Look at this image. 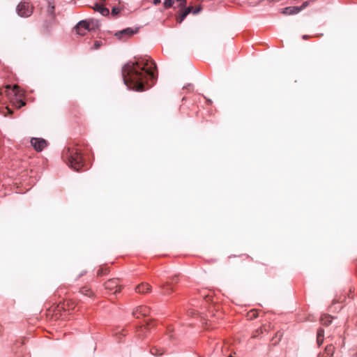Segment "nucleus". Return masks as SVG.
<instances>
[{"label":"nucleus","mask_w":357,"mask_h":357,"mask_svg":"<svg viewBox=\"0 0 357 357\" xmlns=\"http://www.w3.org/2000/svg\"><path fill=\"white\" fill-rule=\"evenodd\" d=\"M156 64L149 58H139L126 63L121 70L124 84L129 90L143 91L148 81L157 78Z\"/></svg>","instance_id":"1"},{"label":"nucleus","mask_w":357,"mask_h":357,"mask_svg":"<svg viewBox=\"0 0 357 357\" xmlns=\"http://www.w3.org/2000/svg\"><path fill=\"white\" fill-rule=\"evenodd\" d=\"M62 158L76 172L81 171L85 165L80 151L76 147L65 148L62 153Z\"/></svg>","instance_id":"2"},{"label":"nucleus","mask_w":357,"mask_h":357,"mask_svg":"<svg viewBox=\"0 0 357 357\" xmlns=\"http://www.w3.org/2000/svg\"><path fill=\"white\" fill-rule=\"evenodd\" d=\"M16 11L20 17H27L33 13V7L27 2H21L17 5Z\"/></svg>","instance_id":"3"},{"label":"nucleus","mask_w":357,"mask_h":357,"mask_svg":"<svg viewBox=\"0 0 357 357\" xmlns=\"http://www.w3.org/2000/svg\"><path fill=\"white\" fill-rule=\"evenodd\" d=\"M137 30L138 29H133L132 28H126L116 32L115 36H116L119 40H126L127 38L136 33Z\"/></svg>","instance_id":"4"},{"label":"nucleus","mask_w":357,"mask_h":357,"mask_svg":"<svg viewBox=\"0 0 357 357\" xmlns=\"http://www.w3.org/2000/svg\"><path fill=\"white\" fill-rule=\"evenodd\" d=\"M75 29L77 34L84 36L89 31V23L86 20H82L75 26Z\"/></svg>","instance_id":"5"},{"label":"nucleus","mask_w":357,"mask_h":357,"mask_svg":"<svg viewBox=\"0 0 357 357\" xmlns=\"http://www.w3.org/2000/svg\"><path fill=\"white\" fill-rule=\"evenodd\" d=\"M31 144L37 151H41L47 146V142L42 138L33 137Z\"/></svg>","instance_id":"6"},{"label":"nucleus","mask_w":357,"mask_h":357,"mask_svg":"<svg viewBox=\"0 0 357 357\" xmlns=\"http://www.w3.org/2000/svg\"><path fill=\"white\" fill-rule=\"evenodd\" d=\"M105 289L109 290L115 289L114 294H116L120 291L121 287L118 285V280L117 279H111L105 282Z\"/></svg>","instance_id":"7"},{"label":"nucleus","mask_w":357,"mask_h":357,"mask_svg":"<svg viewBox=\"0 0 357 357\" xmlns=\"http://www.w3.org/2000/svg\"><path fill=\"white\" fill-rule=\"evenodd\" d=\"M149 313V309L146 306H139L133 312V315L137 318L139 316H146Z\"/></svg>","instance_id":"8"},{"label":"nucleus","mask_w":357,"mask_h":357,"mask_svg":"<svg viewBox=\"0 0 357 357\" xmlns=\"http://www.w3.org/2000/svg\"><path fill=\"white\" fill-rule=\"evenodd\" d=\"M301 12L298 6H289L282 9V13L284 15H295Z\"/></svg>","instance_id":"9"},{"label":"nucleus","mask_w":357,"mask_h":357,"mask_svg":"<svg viewBox=\"0 0 357 357\" xmlns=\"http://www.w3.org/2000/svg\"><path fill=\"white\" fill-rule=\"evenodd\" d=\"M151 286L147 283H142L136 287L135 291L138 293H146L151 291Z\"/></svg>","instance_id":"10"},{"label":"nucleus","mask_w":357,"mask_h":357,"mask_svg":"<svg viewBox=\"0 0 357 357\" xmlns=\"http://www.w3.org/2000/svg\"><path fill=\"white\" fill-rule=\"evenodd\" d=\"M334 354V347L332 344L326 346L324 354V357H332Z\"/></svg>","instance_id":"11"},{"label":"nucleus","mask_w":357,"mask_h":357,"mask_svg":"<svg viewBox=\"0 0 357 357\" xmlns=\"http://www.w3.org/2000/svg\"><path fill=\"white\" fill-rule=\"evenodd\" d=\"M96 10L98 11L103 16H107L109 14V9L100 5H96Z\"/></svg>","instance_id":"12"},{"label":"nucleus","mask_w":357,"mask_h":357,"mask_svg":"<svg viewBox=\"0 0 357 357\" xmlns=\"http://www.w3.org/2000/svg\"><path fill=\"white\" fill-rule=\"evenodd\" d=\"M321 321L323 325L328 326L332 322V317L329 315H324L321 318Z\"/></svg>","instance_id":"13"},{"label":"nucleus","mask_w":357,"mask_h":357,"mask_svg":"<svg viewBox=\"0 0 357 357\" xmlns=\"http://www.w3.org/2000/svg\"><path fill=\"white\" fill-rule=\"evenodd\" d=\"M81 293L83 295L86 296L88 297H91L92 296V294H93L92 291L90 289L86 288V287L83 288L81 290Z\"/></svg>","instance_id":"14"},{"label":"nucleus","mask_w":357,"mask_h":357,"mask_svg":"<svg viewBox=\"0 0 357 357\" xmlns=\"http://www.w3.org/2000/svg\"><path fill=\"white\" fill-rule=\"evenodd\" d=\"M174 0H165L164 6L165 8H169L172 6Z\"/></svg>","instance_id":"15"},{"label":"nucleus","mask_w":357,"mask_h":357,"mask_svg":"<svg viewBox=\"0 0 357 357\" xmlns=\"http://www.w3.org/2000/svg\"><path fill=\"white\" fill-rule=\"evenodd\" d=\"M170 286V282H167L165 284H162L161 286V288L162 289H164V294H168L169 293V289H168V287Z\"/></svg>","instance_id":"16"},{"label":"nucleus","mask_w":357,"mask_h":357,"mask_svg":"<svg viewBox=\"0 0 357 357\" xmlns=\"http://www.w3.org/2000/svg\"><path fill=\"white\" fill-rule=\"evenodd\" d=\"M310 1H306L303 2L301 6H298V8H299V10L301 11L303 9H305L306 7H307L310 5Z\"/></svg>","instance_id":"17"},{"label":"nucleus","mask_w":357,"mask_h":357,"mask_svg":"<svg viewBox=\"0 0 357 357\" xmlns=\"http://www.w3.org/2000/svg\"><path fill=\"white\" fill-rule=\"evenodd\" d=\"M47 13L50 15H53L54 13V5H51L50 2H49V6H48V8H47Z\"/></svg>","instance_id":"18"},{"label":"nucleus","mask_w":357,"mask_h":357,"mask_svg":"<svg viewBox=\"0 0 357 357\" xmlns=\"http://www.w3.org/2000/svg\"><path fill=\"white\" fill-rule=\"evenodd\" d=\"M102 41H100V40H96L94 42L93 48L94 50H98V48H100V47L102 45Z\"/></svg>","instance_id":"19"},{"label":"nucleus","mask_w":357,"mask_h":357,"mask_svg":"<svg viewBox=\"0 0 357 357\" xmlns=\"http://www.w3.org/2000/svg\"><path fill=\"white\" fill-rule=\"evenodd\" d=\"M186 17H187V15L183 12L181 13V15H180V17L177 19V22L181 23L185 20V18Z\"/></svg>","instance_id":"20"},{"label":"nucleus","mask_w":357,"mask_h":357,"mask_svg":"<svg viewBox=\"0 0 357 357\" xmlns=\"http://www.w3.org/2000/svg\"><path fill=\"white\" fill-rule=\"evenodd\" d=\"M120 12V9L117 7H114L112 9V15H116L119 13Z\"/></svg>","instance_id":"21"},{"label":"nucleus","mask_w":357,"mask_h":357,"mask_svg":"<svg viewBox=\"0 0 357 357\" xmlns=\"http://www.w3.org/2000/svg\"><path fill=\"white\" fill-rule=\"evenodd\" d=\"M183 13H184L186 15H188V14H190V13H192V7H190V6L187 7V8L184 10Z\"/></svg>","instance_id":"22"},{"label":"nucleus","mask_w":357,"mask_h":357,"mask_svg":"<svg viewBox=\"0 0 357 357\" xmlns=\"http://www.w3.org/2000/svg\"><path fill=\"white\" fill-rule=\"evenodd\" d=\"M324 331L322 328H319L317 331V336L320 337H324Z\"/></svg>","instance_id":"23"},{"label":"nucleus","mask_w":357,"mask_h":357,"mask_svg":"<svg viewBox=\"0 0 357 357\" xmlns=\"http://www.w3.org/2000/svg\"><path fill=\"white\" fill-rule=\"evenodd\" d=\"M176 1L180 2V6L181 8H183L185 7L186 0H176Z\"/></svg>","instance_id":"24"},{"label":"nucleus","mask_w":357,"mask_h":357,"mask_svg":"<svg viewBox=\"0 0 357 357\" xmlns=\"http://www.w3.org/2000/svg\"><path fill=\"white\" fill-rule=\"evenodd\" d=\"M201 10H202L201 6H199V7L196 8L195 9L192 10V13L194 15H196V14L199 13L201 11Z\"/></svg>","instance_id":"25"},{"label":"nucleus","mask_w":357,"mask_h":357,"mask_svg":"<svg viewBox=\"0 0 357 357\" xmlns=\"http://www.w3.org/2000/svg\"><path fill=\"white\" fill-rule=\"evenodd\" d=\"M317 342L319 346H320L324 342V337H317Z\"/></svg>","instance_id":"26"},{"label":"nucleus","mask_w":357,"mask_h":357,"mask_svg":"<svg viewBox=\"0 0 357 357\" xmlns=\"http://www.w3.org/2000/svg\"><path fill=\"white\" fill-rule=\"evenodd\" d=\"M161 2V0H153V3L157 5Z\"/></svg>","instance_id":"27"},{"label":"nucleus","mask_w":357,"mask_h":357,"mask_svg":"<svg viewBox=\"0 0 357 357\" xmlns=\"http://www.w3.org/2000/svg\"><path fill=\"white\" fill-rule=\"evenodd\" d=\"M24 102H23L22 100H20V105H18L19 107H21L22 106H24Z\"/></svg>","instance_id":"28"},{"label":"nucleus","mask_w":357,"mask_h":357,"mask_svg":"<svg viewBox=\"0 0 357 357\" xmlns=\"http://www.w3.org/2000/svg\"><path fill=\"white\" fill-rule=\"evenodd\" d=\"M13 91H15V94L18 92V86H15Z\"/></svg>","instance_id":"29"},{"label":"nucleus","mask_w":357,"mask_h":357,"mask_svg":"<svg viewBox=\"0 0 357 357\" xmlns=\"http://www.w3.org/2000/svg\"><path fill=\"white\" fill-rule=\"evenodd\" d=\"M172 282H176L177 281V276H174L172 278Z\"/></svg>","instance_id":"30"},{"label":"nucleus","mask_w":357,"mask_h":357,"mask_svg":"<svg viewBox=\"0 0 357 357\" xmlns=\"http://www.w3.org/2000/svg\"><path fill=\"white\" fill-rule=\"evenodd\" d=\"M151 352H152V354H154V355H161V354H162L161 353L158 354V353H153V351H151Z\"/></svg>","instance_id":"31"},{"label":"nucleus","mask_w":357,"mask_h":357,"mask_svg":"<svg viewBox=\"0 0 357 357\" xmlns=\"http://www.w3.org/2000/svg\"><path fill=\"white\" fill-rule=\"evenodd\" d=\"M307 38V35H303V39H305V38Z\"/></svg>","instance_id":"32"}]
</instances>
